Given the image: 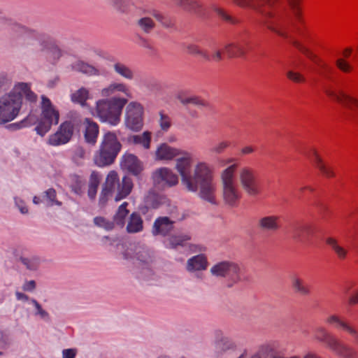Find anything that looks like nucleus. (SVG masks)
Instances as JSON below:
<instances>
[{"mask_svg": "<svg viewBox=\"0 0 358 358\" xmlns=\"http://www.w3.org/2000/svg\"><path fill=\"white\" fill-rule=\"evenodd\" d=\"M157 160H171L175 157V169L180 176L181 184L190 192H199L201 199L216 205V183L211 166L203 161L198 162L192 167L191 153L173 148L166 143L159 145L155 152Z\"/></svg>", "mask_w": 358, "mask_h": 358, "instance_id": "nucleus-1", "label": "nucleus"}, {"mask_svg": "<svg viewBox=\"0 0 358 358\" xmlns=\"http://www.w3.org/2000/svg\"><path fill=\"white\" fill-rule=\"evenodd\" d=\"M287 1L288 7L279 6V3L276 5L263 24L279 36L289 39L293 46L317 64L320 59L291 34L293 30L301 31L297 23L303 24V19L299 0Z\"/></svg>", "mask_w": 358, "mask_h": 358, "instance_id": "nucleus-2", "label": "nucleus"}, {"mask_svg": "<svg viewBox=\"0 0 358 358\" xmlns=\"http://www.w3.org/2000/svg\"><path fill=\"white\" fill-rule=\"evenodd\" d=\"M24 98L30 103H35L37 95L31 90L30 85L19 83L8 92L0 97V125L14 120L20 114Z\"/></svg>", "mask_w": 358, "mask_h": 358, "instance_id": "nucleus-3", "label": "nucleus"}, {"mask_svg": "<svg viewBox=\"0 0 358 358\" xmlns=\"http://www.w3.org/2000/svg\"><path fill=\"white\" fill-rule=\"evenodd\" d=\"M128 99L124 97L112 96L96 101L94 115L102 123L112 127L117 126Z\"/></svg>", "mask_w": 358, "mask_h": 358, "instance_id": "nucleus-4", "label": "nucleus"}, {"mask_svg": "<svg viewBox=\"0 0 358 358\" xmlns=\"http://www.w3.org/2000/svg\"><path fill=\"white\" fill-rule=\"evenodd\" d=\"M133 181L129 176H124L121 180L115 171H110L106 178L99 196V204L104 206L109 196L116 192L115 201H119L129 196L133 189Z\"/></svg>", "mask_w": 358, "mask_h": 358, "instance_id": "nucleus-5", "label": "nucleus"}, {"mask_svg": "<svg viewBox=\"0 0 358 358\" xmlns=\"http://www.w3.org/2000/svg\"><path fill=\"white\" fill-rule=\"evenodd\" d=\"M121 149L122 144L116 134L113 131L106 132L102 136L99 149L94 157L95 164L104 167L113 164Z\"/></svg>", "mask_w": 358, "mask_h": 358, "instance_id": "nucleus-6", "label": "nucleus"}, {"mask_svg": "<svg viewBox=\"0 0 358 358\" xmlns=\"http://www.w3.org/2000/svg\"><path fill=\"white\" fill-rule=\"evenodd\" d=\"M238 164L228 166L220 173L222 199L225 204L234 207L241 198V191L236 179Z\"/></svg>", "mask_w": 358, "mask_h": 358, "instance_id": "nucleus-7", "label": "nucleus"}, {"mask_svg": "<svg viewBox=\"0 0 358 358\" xmlns=\"http://www.w3.org/2000/svg\"><path fill=\"white\" fill-rule=\"evenodd\" d=\"M315 338L324 343L327 348L340 358L357 357V352L353 348L339 341L323 327H318L315 329Z\"/></svg>", "mask_w": 358, "mask_h": 358, "instance_id": "nucleus-8", "label": "nucleus"}, {"mask_svg": "<svg viewBox=\"0 0 358 358\" xmlns=\"http://www.w3.org/2000/svg\"><path fill=\"white\" fill-rule=\"evenodd\" d=\"M122 259L132 261L143 268H148L153 262V253L146 246L139 244L129 243L122 245Z\"/></svg>", "mask_w": 358, "mask_h": 358, "instance_id": "nucleus-9", "label": "nucleus"}, {"mask_svg": "<svg viewBox=\"0 0 358 358\" xmlns=\"http://www.w3.org/2000/svg\"><path fill=\"white\" fill-rule=\"evenodd\" d=\"M41 99V114L38 123L35 127V131L37 134L44 136L53 124H58L59 113L48 97L42 96Z\"/></svg>", "mask_w": 358, "mask_h": 358, "instance_id": "nucleus-10", "label": "nucleus"}, {"mask_svg": "<svg viewBox=\"0 0 358 358\" xmlns=\"http://www.w3.org/2000/svg\"><path fill=\"white\" fill-rule=\"evenodd\" d=\"M210 273L215 277L227 278L230 282L229 287L241 280V268L234 262H220L210 268Z\"/></svg>", "mask_w": 358, "mask_h": 358, "instance_id": "nucleus-11", "label": "nucleus"}, {"mask_svg": "<svg viewBox=\"0 0 358 358\" xmlns=\"http://www.w3.org/2000/svg\"><path fill=\"white\" fill-rule=\"evenodd\" d=\"M8 29L17 35H24V40L27 45L34 46L38 45L41 47V50L45 48V43L48 42L49 40V37L47 35L30 30L18 23L11 21L8 22Z\"/></svg>", "mask_w": 358, "mask_h": 358, "instance_id": "nucleus-12", "label": "nucleus"}, {"mask_svg": "<svg viewBox=\"0 0 358 358\" xmlns=\"http://www.w3.org/2000/svg\"><path fill=\"white\" fill-rule=\"evenodd\" d=\"M326 94L336 100L348 110L347 114L350 120L358 122V99L346 94L343 90L335 92L331 89L325 90Z\"/></svg>", "mask_w": 358, "mask_h": 358, "instance_id": "nucleus-13", "label": "nucleus"}, {"mask_svg": "<svg viewBox=\"0 0 358 358\" xmlns=\"http://www.w3.org/2000/svg\"><path fill=\"white\" fill-rule=\"evenodd\" d=\"M242 189L250 196H257L261 192L260 185L255 171L250 166H243L238 173Z\"/></svg>", "mask_w": 358, "mask_h": 358, "instance_id": "nucleus-14", "label": "nucleus"}, {"mask_svg": "<svg viewBox=\"0 0 358 358\" xmlns=\"http://www.w3.org/2000/svg\"><path fill=\"white\" fill-rule=\"evenodd\" d=\"M143 106L136 101H131L126 107L124 124L131 131H138L143 127Z\"/></svg>", "mask_w": 358, "mask_h": 358, "instance_id": "nucleus-15", "label": "nucleus"}, {"mask_svg": "<svg viewBox=\"0 0 358 358\" xmlns=\"http://www.w3.org/2000/svg\"><path fill=\"white\" fill-rule=\"evenodd\" d=\"M241 8H250L255 10L262 17L264 23L273 8L280 3V0H232Z\"/></svg>", "mask_w": 358, "mask_h": 358, "instance_id": "nucleus-16", "label": "nucleus"}, {"mask_svg": "<svg viewBox=\"0 0 358 358\" xmlns=\"http://www.w3.org/2000/svg\"><path fill=\"white\" fill-rule=\"evenodd\" d=\"M152 179L154 185L161 189L175 186L178 182L177 175L167 167L156 169L152 174Z\"/></svg>", "mask_w": 358, "mask_h": 358, "instance_id": "nucleus-17", "label": "nucleus"}, {"mask_svg": "<svg viewBox=\"0 0 358 358\" xmlns=\"http://www.w3.org/2000/svg\"><path fill=\"white\" fill-rule=\"evenodd\" d=\"M74 127L71 121L60 124L57 131L50 135L48 143L52 146H59L70 141L73 134Z\"/></svg>", "mask_w": 358, "mask_h": 358, "instance_id": "nucleus-18", "label": "nucleus"}, {"mask_svg": "<svg viewBox=\"0 0 358 358\" xmlns=\"http://www.w3.org/2000/svg\"><path fill=\"white\" fill-rule=\"evenodd\" d=\"M315 227L309 223H296L291 226L289 234L292 238L298 243H306L315 233Z\"/></svg>", "mask_w": 358, "mask_h": 358, "instance_id": "nucleus-19", "label": "nucleus"}, {"mask_svg": "<svg viewBox=\"0 0 358 358\" xmlns=\"http://www.w3.org/2000/svg\"><path fill=\"white\" fill-rule=\"evenodd\" d=\"M325 322L336 329L347 332L352 337L355 343L358 344V329L349 322L335 314L328 316Z\"/></svg>", "mask_w": 358, "mask_h": 358, "instance_id": "nucleus-20", "label": "nucleus"}, {"mask_svg": "<svg viewBox=\"0 0 358 358\" xmlns=\"http://www.w3.org/2000/svg\"><path fill=\"white\" fill-rule=\"evenodd\" d=\"M208 262L206 257L203 255H197L188 259L186 264V270L189 273H194V277L199 280H203L204 275L202 271L206 270Z\"/></svg>", "mask_w": 358, "mask_h": 358, "instance_id": "nucleus-21", "label": "nucleus"}, {"mask_svg": "<svg viewBox=\"0 0 358 358\" xmlns=\"http://www.w3.org/2000/svg\"><path fill=\"white\" fill-rule=\"evenodd\" d=\"M120 166L135 176H138L143 171V165L138 157L131 153H125L121 157Z\"/></svg>", "mask_w": 358, "mask_h": 358, "instance_id": "nucleus-22", "label": "nucleus"}, {"mask_svg": "<svg viewBox=\"0 0 358 358\" xmlns=\"http://www.w3.org/2000/svg\"><path fill=\"white\" fill-rule=\"evenodd\" d=\"M117 93L123 94L127 98L131 99L132 93L129 89V87L124 83L112 82L106 87L101 89L100 94L101 96L106 98H110Z\"/></svg>", "mask_w": 358, "mask_h": 358, "instance_id": "nucleus-23", "label": "nucleus"}, {"mask_svg": "<svg viewBox=\"0 0 358 358\" xmlns=\"http://www.w3.org/2000/svg\"><path fill=\"white\" fill-rule=\"evenodd\" d=\"M174 222L168 217H159L154 223L152 228V234L154 236H166L173 229Z\"/></svg>", "mask_w": 358, "mask_h": 358, "instance_id": "nucleus-24", "label": "nucleus"}, {"mask_svg": "<svg viewBox=\"0 0 358 358\" xmlns=\"http://www.w3.org/2000/svg\"><path fill=\"white\" fill-rule=\"evenodd\" d=\"M83 124L85 125L84 137L85 141L87 143L94 145L97 141L99 134V124L90 118H85Z\"/></svg>", "mask_w": 358, "mask_h": 358, "instance_id": "nucleus-25", "label": "nucleus"}, {"mask_svg": "<svg viewBox=\"0 0 358 358\" xmlns=\"http://www.w3.org/2000/svg\"><path fill=\"white\" fill-rule=\"evenodd\" d=\"M307 157L312 162L313 166L318 169L324 176L327 178H331L334 176V173L332 169L326 166L316 150L311 149L310 152L307 154Z\"/></svg>", "mask_w": 358, "mask_h": 358, "instance_id": "nucleus-26", "label": "nucleus"}, {"mask_svg": "<svg viewBox=\"0 0 358 358\" xmlns=\"http://www.w3.org/2000/svg\"><path fill=\"white\" fill-rule=\"evenodd\" d=\"M73 71L82 73L87 76H101V70L95 66L90 64L83 60H76L71 64Z\"/></svg>", "mask_w": 358, "mask_h": 358, "instance_id": "nucleus-27", "label": "nucleus"}, {"mask_svg": "<svg viewBox=\"0 0 358 358\" xmlns=\"http://www.w3.org/2000/svg\"><path fill=\"white\" fill-rule=\"evenodd\" d=\"M280 217L277 215H266L257 221V227L262 231H276L280 228Z\"/></svg>", "mask_w": 358, "mask_h": 358, "instance_id": "nucleus-28", "label": "nucleus"}, {"mask_svg": "<svg viewBox=\"0 0 358 358\" xmlns=\"http://www.w3.org/2000/svg\"><path fill=\"white\" fill-rule=\"evenodd\" d=\"M126 230L129 234H136L143 230V221L138 213L133 212L129 215Z\"/></svg>", "mask_w": 358, "mask_h": 358, "instance_id": "nucleus-29", "label": "nucleus"}, {"mask_svg": "<svg viewBox=\"0 0 358 358\" xmlns=\"http://www.w3.org/2000/svg\"><path fill=\"white\" fill-rule=\"evenodd\" d=\"M291 285L296 294L301 296H308L310 294L309 285L296 274L291 276Z\"/></svg>", "mask_w": 358, "mask_h": 358, "instance_id": "nucleus-30", "label": "nucleus"}, {"mask_svg": "<svg viewBox=\"0 0 358 358\" xmlns=\"http://www.w3.org/2000/svg\"><path fill=\"white\" fill-rule=\"evenodd\" d=\"M128 205L129 203L124 201L118 207L113 217L114 226L117 225L121 228L124 227L126 219L129 213V210L127 209Z\"/></svg>", "mask_w": 358, "mask_h": 358, "instance_id": "nucleus-31", "label": "nucleus"}, {"mask_svg": "<svg viewBox=\"0 0 358 358\" xmlns=\"http://www.w3.org/2000/svg\"><path fill=\"white\" fill-rule=\"evenodd\" d=\"M130 143L141 145L143 148L148 150L150 148L151 132L146 131L141 134L132 135L128 138Z\"/></svg>", "mask_w": 358, "mask_h": 358, "instance_id": "nucleus-32", "label": "nucleus"}, {"mask_svg": "<svg viewBox=\"0 0 358 358\" xmlns=\"http://www.w3.org/2000/svg\"><path fill=\"white\" fill-rule=\"evenodd\" d=\"M113 70L117 75L126 80H131L134 78L135 73L134 71L122 62H117L114 63Z\"/></svg>", "mask_w": 358, "mask_h": 358, "instance_id": "nucleus-33", "label": "nucleus"}, {"mask_svg": "<svg viewBox=\"0 0 358 358\" xmlns=\"http://www.w3.org/2000/svg\"><path fill=\"white\" fill-rule=\"evenodd\" d=\"M326 243L331 247V250L339 259L343 260L347 257L348 250L341 245L336 238L329 237L326 239Z\"/></svg>", "mask_w": 358, "mask_h": 358, "instance_id": "nucleus-34", "label": "nucleus"}, {"mask_svg": "<svg viewBox=\"0 0 358 358\" xmlns=\"http://www.w3.org/2000/svg\"><path fill=\"white\" fill-rule=\"evenodd\" d=\"M116 11L121 13H127L130 11L132 6L129 0H105Z\"/></svg>", "mask_w": 358, "mask_h": 358, "instance_id": "nucleus-35", "label": "nucleus"}, {"mask_svg": "<svg viewBox=\"0 0 358 358\" xmlns=\"http://www.w3.org/2000/svg\"><path fill=\"white\" fill-rule=\"evenodd\" d=\"M89 90L85 87H81L71 95V99L73 103L84 106L86 104L87 100L89 99Z\"/></svg>", "mask_w": 358, "mask_h": 358, "instance_id": "nucleus-36", "label": "nucleus"}, {"mask_svg": "<svg viewBox=\"0 0 358 358\" xmlns=\"http://www.w3.org/2000/svg\"><path fill=\"white\" fill-rule=\"evenodd\" d=\"M224 51L229 57H241L245 53V48L241 43L226 44Z\"/></svg>", "mask_w": 358, "mask_h": 358, "instance_id": "nucleus-37", "label": "nucleus"}, {"mask_svg": "<svg viewBox=\"0 0 358 358\" xmlns=\"http://www.w3.org/2000/svg\"><path fill=\"white\" fill-rule=\"evenodd\" d=\"M189 239L187 235L172 236L167 238L164 243L167 248L176 249L178 246H183L185 242Z\"/></svg>", "mask_w": 358, "mask_h": 358, "instance_id": "nucleus-38", "label": "nucleus"}, {"mask_svg": "<svg viewBox=\"0 0 358 358\" xmlns=\"http://www.w3.org/2000/svg\"><path fill=\"white\" fill-rule=\"evenodd\" d=\"M36 121V117L29 114L21 121L10 124L8 128L11 131H17L34 124Z\"/></svg>", "mask_w": 358, "mask_h": 358, "instance_id": "nucleus-39", "label": "nucleus"}, {"mask_svg": "<svg viewBox=\"0 0 358 358\" xmlns=\"http://www.w3.org/2000/svg\"><path fill=\"white\" fill-rule=\"evenodd\" d=\"M19 262L28 270L36 271L40 264V259L37 256H21Z\"/></svg>", "mask_w": 358, "mask_h": 358, "instance_id": "nucleus-40", "label": "nucleus"}, {"mask_svg": "<svg viewBox=\"0 0 358 358\" xmlns=\"http://www.w3.org/2000/svg\"><path fill=\"white\" fill-rule=\"evenodd\" d=\"M43 199L48 206H61L62 203L57 199V192L54 188H49L43 192Z\"/></svg>", "mask_w": 358, "mask_h": 358, "instance_id": "nucleus-41", "label": "nucleus"}, {"mask_svg": "<svg viewBox=\"0 0 358 358\" xmlns=\"http://www.w3.org/2000/svg\"><path fill=\"white\" fill-rule=\"evenodd\" d=\"M136 25L142 31L149 34L155 28V24L150 17H143L136 22Z\"/></svg>", "mask_w": 358, "mask_h": 358, "instance_id": "nucleus-42", "label": "nucleus"}, {"mask_svg": "<svg viewBox=\"0 0 358 358\" xmlns=\"http://www.w3.org/2000/svg\"><path fill=\"white\" fill-rule=\"evenodd\" d=\"M187 52L193 55L200 56L203 58L206 61H210V55L208 53L201 49L198 45L195 44H189L187 47Z\"/></svg>", "mask_w": 358, "mask_h": 358, "instance_id": "nucleus-43", "label": "nucleus"}, {"mask_svg": "<svg viewBox=\"0 0 358 358\" xmlns=\"http://www.w3.org/2000/svg\"><path fill=\"white\" fill-rule=\"evenodd\" d=\"M174 3L176 6L189 10H196L201 7L200 3L196 0H174Z\"/></svg>", "mask_w": 358, "mask_h": 358, "instance_id": "nucleus-44", "label": "nucleus"}, {"mask_svg": "<svg viewBox=\"0 0 358 358\" xmlns=\"http://www.w3.org/2000/svg\"><path fill=\"white\" fill-rule=\"evenodd\" d=\"M30 302L35 308L34 315L36 316H39L41 319L46 321L50 320V314L42 308L41 305L35 299H31Z\"/></svg>", "mask_w": 358, "mask_h": 358, "instance_id": "nucleus-45", "label": "nucleus"}, {"mask_svg": "<svg viewBox=\"0 0 358 358\" xmlns=\"http://www.w3.org/2000/svg\"><path fill=\"white\" fill-rule=\"evenodd\" d=\"M178 99L180 103L183 105L192 104L199 106H203L206 105V103L203 99L196 96H192L189 97L179 96Z\"/></svg>", "mask_w": 358, "mask_h": 358, "instance_id": "nucleus-46", "label": "nucleus"}, {"mask_svg": "<svg viewBox=\"0 0 358 358\" xmlns=\"http://www.w3.org/2000/svg\"><path fill=\"white\" fill-rule=\"evenodd\" d=\"M94 223L99 227L103 228L106 230H112L114 228V223L103 217H95L94 218Z\"/></svg>", "mask_w": 358, "mask_h": 358, "instance_id": "nucleus-47", "label": "nucleus"}, {"mask_svg": "<svg viewBox=\"0 0 358 358\" xmlns=\"http://www.w3.org/2000/svg\"><path fill=\"white\" fill-rule=\"evenodd\" d=\"M250 358H298V356L290 357H284L281 356H273V354L267 348H262Z\"/></svg>", "mask_w": 358, "mask_h": 358, "instance_id": "nucleus-48", "label": "nucleus"}, {"mask_svg": "<svg viewBox=\"0 0 358 358\" xmlns=\"http://www.w3.org/2000/svg\"><path fill=\"white\" fill-rule=\"evenodd\" d=\"M159 124L161 129L164 131H167L171 126V120L170 117L165 114L163 111H160L159 113Z\"/></svg>", "mask_w": 358, "mask_h": 358, "instance_id": "nucleus-49", "label": "nucleus"}, {"mask_svg": "<svg viewBox=\"0 0 358 358\" xmlns=\"http://www.w3.org/2000/svg\"><path fill=\"white\" fill-rule=\"evenodd\" d=\"M231 143L229 141H222L216 143L212 148L211 152L214 154L220 155L224 152L225 150L229 148Z\"/></svg>", "mask_w": 358, "mask_h": 358, "instance_id": "nucleus-50", "label": "nucleus"}, {"mask_svg": "<svg viewBox=\"0 0 358 358\" xmlns=\"http://www.w3.org/2000/svg\"><path fill=\"white\" fill-rule=\"evenodd\" d=\"M86 157V152L81 146H77L73 150V159L77 163L80 164Z\"/></svg>", "mask_w": 358, "mask_h": 358, "instance_id": "nucleus-51", "label": "nucleus"}, {"mask_svg": "<svg viewBox=\"0 0 358 358\" xmlns=\"http://www.w3.org/2000/svg\"><path fill=\"white\" fill-rule=\"evenodd\" d=\"M215 12L224 20L231 24H236L238 20L234 18L232 16L227 14L224 10L220 8L215 7L214 8Z\"/></svg>", "mask_w": 358, "mask_h": 358, "instance_id": "nucleus-52", "label": "nucleus"}, {"mask_svg": "<svg viewBox=\"0 0 358 358\" xmlns=\"http://www.w3.org/2000/svg\"><path fill=\"white\" fill-rule=\"evenodd\" d=\"M287 77L290 80L296 83H301L306 82V78L300 73L294 71H288L287 72Z\"/></svg>", "mask_w": 358, "mask_h": 358, "instance_id": "nucleus-53", "label": "nucleus"}, {"mask_svg": "<svg viewBox=\"0 0 358 358\" xmlns=\"http://www.w3.org/2000/svg\"><path fill=\"white\" fill-rule=\"evenodd\" d=\"M336 65L338 69L344 73H349L352 69V66L343 59H338L336 61Z\"/></svg>", "mask_w": 358, "mask_h": 358, "instance_id": "nucleus-54", "label": "nucleus"}, {"mask_svg": "<svg viewBox=\"0 0 358 358\" xmlns=\"http://www.w3.org/2000/svg\"><path fill=\"white\" fill-rule=\"evenodd\" d=\"M152 15L159 22L162 24L163 26L166 27H169L172 25V22L169 18L162 14L158 11H154Z\"/></svg>", "mask_w": 358, "mask_h": 358, "instance_id": "nucleus-55", "label": "nucleus"}, {"mask_svg": "<svg viewBox=\"0 0 358 358\" xmlns=\"http://www.w3.org/2000/svg\"><path fill=\"white\" fill-rule=\"evenodd\" d=\"M101 175L97 171H92L90 177L89 185L98 187L101 180Z\"/></svg>", "mask_w": 358, "mask_h": 358, "instance_id": "nucleus-56", "label": "nucleus"}, {"mask_svg": "<svg viewBox=\"0 0 358 358\" xmlns=\"http://www.w3.org/2000/svg\"><path fill=\"white\" fill-rule=\"evenodd\" d=\"M255 147L252 145H245L241 148L239 155L242 157L252 155L255 152Z\"/></svg>", "mask_w": 358, "mask_h": 358, "instance_id": "nucleus-57", "label": "nucleus"}, {"mask_svg": "<svg viewBox=\"0 0 358 358\" xmlns=\"http://www.w3.org/2000/svg\"><path fill=\"white\" fill-rule=\"evenodd\" d=\"M36 282L34 280H29V281H25L24 283L23 284L22 288L24 292H31L36 289Z\"/></svg>", "mask_w": 358, "mask_h": 358, "instance_id": "nucleus-58", "label": "nucleus"}, {"mask_svg": "<svg viewBox=\"0 0 358 358\" xmlns=\"http://www.w3.org/2000/svg\"><path fill=\"white\" fill-rule=\"evenodd\" d=\"M77 350L73 348L64 349L62 351V358H75Z\"/></svg>", "mask_w": 358, "mask_h": 358, "instance_id": "nucleus-59", "label": "nucleus"}, {"mask_svg": "<svg viewBox=\"0 0 358 358\" xmlns=\"http://www.w3.org/2000/svg\"><path fill=\"white\" fill-rule=\"evenodd\" d=\"M222 59V52L220 50H217L213 52L210 56V61L212 60L215 62H219Z\"/></svg>", "mask_w": 358, "mask_h": 358, "instance_id": "nucleus-60", "label": "nucleus"}, {"mask_svg": "<svg viewBox=\"0 0 358 358\" xmlns=\"http://www.w3.org/2000/svg\"><path fill=\"white\" fill-rule=\"evenodd\" d=\"M15 203L16 205L17 206L20 211L22 213V214H25V213H28V208L27 207L25 206L24 203L23 201L19 199H15Z\"/></svg>", "mask_w": 358, "mask_h": 358, "instance_id": "nucleus-61", "label": "nucleus"}, {"mask_svg": "<svg viewBox=\"0 0 358 358\" xmlns=\"http://www.w3.org/2000/svg\"><path fill=\"white\" fill-rule=\"evenodd\" d=\"M50 54L51 55L54 60L58 59L62 55L60 49H59L56 46H54L51 48Z\"/></svg>", "mask_w": 358, "mask_h": 358, "instance_id": "nucleus-62", "label": "nucleus"}, {"mask_svg": "<svg viewBox=\"0 0 358 358\" xmlns=\"http://www.w3.org/2000/svg\"><path fill=\"white\" fill-rule=\"evenodd\" d=\"M98 187L94 186H88L87 194L90 199H94L96 197Z\"/></svg>", "mask_w": 358, "mask_h": 358, "instance_id": "nucleus-63", "label": "nucleus"}, {"mask_svg": "<svg viewBox=\"0 0 358 358\" xmlns=\"http://www.w3.org/2000/svg\"><path fill=\"white\" fill-rule=\"evenodd\" d=\"M348 303L351 306L358 303V290L349 298Z\"/></svg>", "mask_w": 358, "mask_h": 358, "instance_id": "nucleus-64", "label": "nucleus"}]
</instances>
